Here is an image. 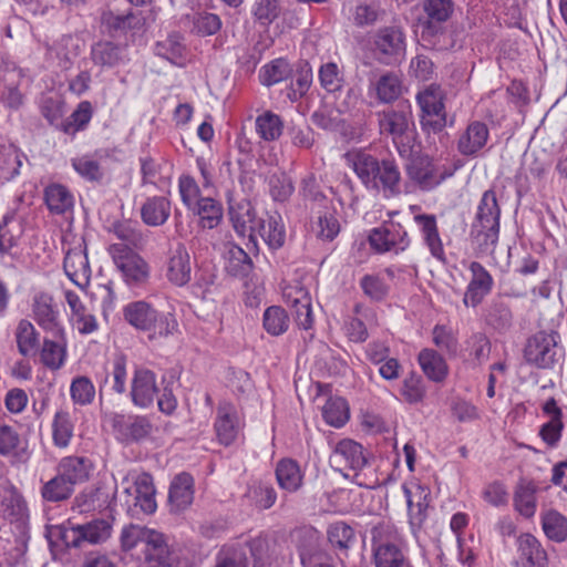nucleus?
Returning a JSON list of instances; mask_svg holds the SVG:
<instances>
[{"instance_id": "nucleus-1", "label": "nucleus", "mask_w": 567, "mask_h": 567, "mask_svg": "<svg viewBox=\"0 0 567 567\" xmlns=\"http://www.w3.org/2000/svg\"><path fill=\"white\" fill-rule=\"evenodd\" d=\"M346 164L353 169L368 188L392 197L401 193V173L393 159L379 161L363 148H353L344 154Z\"/></svg>"}, {"instance_id": "nucleus-2", "label": "nucleus", "mask_w": 567, "mask_h": 567, "mask_svg": "<svg viewBox=\"0 0 567 567\" xmlns=\"http://www.w3.org/2000/svg\"><path fill=\"white\" fill-rule=\"evenodd\" d=\"M121 547L130 551L141 546V553L147 567H179V556L169 544V538L164 533L131 524L121 533Z\"/></svg>"}, {"instance_id": "nucleus-3", "label": "nucleus", "mask_w": 567, "mask_h": 567, "mask_svg": "<svg viewBox=\"0 0 567 567\" xmlns=\"http://www.w3.org/2000/svg\"><path fill=\"white\" fill-rule=\"evenodd\" d=\"M501 207L496 193L487 189L483 193L474 219L470 227V239L476 252L481 256L495 251L499 236Z\"/></svg>"}, {"instance_id": "nucleus-4", "label": "nucleus", "mask_w": 567, "mask_h": 567, "mask_svg": "<svg viewBox=\"0 0 567 567\" xmlns=\"http://www.w3.org/2000/svg\"><path fill=\"white\" fill-rule=\"evenodd\" d=\"M123 318L134 329L146 332L150 340L167 338L178 329V322L174 315L161 312L145 300L125 305Z\"/></svg>"}, {"instance_id": "nucleus-5", "label": "nucleus", "mask_w": 567, "mask_h": 567, "mask_svg": "<svg viewBox=\"0 0 567 567\" xmlns=\"http://www.w3.org/2000/svg\"><path fill=\"white\" fill-rule=\"evenodd\" d=\"M153 477L145 472H128L116 487L115 497L124 502L133 515L153 514L157 508Z\"/></svg>"}, {"instance_id": "nucleus-6", "label": "nucleus", "mask_w": 567, "mask_h": 567, "mask_svg": "<svg viewBox=\"0 0 567 567\" xmlns=\"http://www.w3.org/2000/svg\"><path fill=\"white\" fill-rule=\"evenodd\" d=\"M379 132L391 138L401 157L411 156L415 142V130L409 111L386 109L377 112Z\"/></svg>"}, {"instance_id": "nucleus-7", "label": "nucleus", "mask_w": 567, "mask_h": 567, "mask_svg": "<svg viewBox=\"0 0 567 567\" xmlns=\"http://www.w3.org/2000/svg\"><path fill=\"white\" fill-rule=\"evenodd\" d=\"M564 357L557 331H538L527 339L524 348L526 362L537 369L549 370Z\"/></svg>"}, {"instance_id": "nucleus-8", "label": "nucleus", "mask_w": 567, "mask_h": 567, "mask_svg": "<svg viewBox=\"0 0 567 567\" xmlns=\"http://www.w3.org/2000/svg\"><path fill=\"white\" fill-rule=\"evenodd\" d=\"M405 171L409 178L414 182L422 190H432L452 177L456 166L437 164L426 155H413L408 157Z\"/></svg>"}, {"instance_id": "nucleus-9", "label": "nucleus", "mask_w": 567, "mask_h": 567, "mask_svg": "<svg viewBox=\"0 0 567 567\" xmlns=\"http://www.w3.org/2000/svg\"><path fill=\"white\" fill-rule=\"evenodd\" d=\"M103 417L111 425L115 439L124 444L144 441L153 432V424L145 415L103 412Z\"/></svg>"}, {"instance_id": "nucleus-10", "label": "nucleus", "mask_w": 567, "mask_h": 567, "mask_svg": "<svg viewBox=\"0 0 567 567\" xmlns=\"http://www.w3.org/2000/svg\"><path fill=\"white\" fill-rule=\"evenodd\" d=\"M110 254L128 287H138L145 284L150 276L147 262L124 243L110 246Z\"/></svg>"}, {"instance_id": "nucleus-11", "label": "nucleus", "mask_w": 567, "mask_h": 567, "mask_svg": "<svg viewBox=\"0 0 567 567\" xmlns=\"http://www.w3.org/2000/svg\"><path fill=\"white\" fill-rule=\"evenodd\" d=\"M405 34L399 25L380 28L373 35V54L382 64L400 63L405 56Z\"/></svg>"}, {"instance_id": "nucleus-12", "label": "nucleus", "mask_w": 567, "mask_h": 567, "mask_svg": "<svg viewBox=\"0 0 567 567\" xmlns=\"http://www.w3.org/2000/svg\"><path fill=\"white\" fill-rule=\"evenodd\" d=\"M421 125L424 131L439 133L446 126V112L440 87L429 86L417 94Z\"/></svg>"}, {"instance_id": "nucleus-13", "label": "nucleus", "mask_w": 567, "mask_h": 567, "mask_svg": "<svg viewBox=\"0 0 567 567\" xmlns=\"http://www.w3.org/2000/svg\"><path fill=\"white\" fill-rule=\"evenodd\" d=\"M369 244L379 254L394 252L398 255L409 248L411 240L401 224L389 221L371 229Z\"/></svg>"}, {"instance_id": "nucleus-14", "label": "nucleus", "mask_w": 567, "mask_h": 567, "mask_svg": "<svg viewBox=\"0 0 567 567\" xmlns=\"http://www.w3.org/2000/svg\"><path fill=\"white\" fill-rule=\"evenodd\" d=\"M111 525L105 519H95L86 524L74 525L62 534L68 547L79 548L84 543L100 544L111 536Z\"/></svg>"}, {"instance_id": "nucleus-15", "label": "nucleus", "mask_w": 567, "mask_h": 567, "mask_svg": "<svg viewBox=\"0 0 567 567\" xmlns=\"http://www.w3.org/2000/svg\"><path fill=\"white\" fill-rule=\"evenodd\" d=\"M158 393L156 374L144 367L135 368L130 388L132 403L140 409L151 408Z\"/></svg>"}, {"instance_id": "nucleus-16", "label": "nucleus", "mask_w": 567, "mask_h": 567, "mask_svg": "<svg viewBox=\"0 0 567 567\" xmlns=\"http://www.w3.org/2000/svg\"><path fill=\"white\" fill-rule=\"evenodd\" d=\"M329 462L339 472L353 471L354 476H359V471L368 464L363 446L348 439L341 440L336 445L330 454Z\"/></svg>"}, {"instance_id": "nucleus-17", "label": "nucleus", "mask_w": 567, "mask_h": 567, "mask_svg": "<svg viewBox=\"0 0 567 567\" xmlns=\"http://www.w3.org/2000/svg\"><path fill=\"white\" fill-rule=\"evenodd\" d=\"M372 549L375 567H404L408 563L396 537L384 538L382 528L373 532Z\"/></svg>"}, {"instance_id": "nucleus-18", "label": "nucleus", "mask_w": 567, "mask_h": 567, "mask_svg": "<svg viewBox=\"0 0 567 567\" xmlns=\"http://www.w3.org/2000/svg\"><path fill=\"white\" fill-rule=\"evenodd\" d=\"M471 279L466 286L463 303L465 307L476 308L494 287V279L489 271L478 261H472L468 266Z\"/></svg>"}, {"instance_id": "nucleus-19", "label": "nucleus", "mask_w": 567, "mask_h": 567, "mask_svg": "<svg viewBox=\"0 0 567 567\" xmlns=\"http://www.w3.org/2000/svg\"><path fill=\"white\" fill-rule=\"evenodd\" d=\"M33 318L41 329L50 332L54 338L61 337L63 327L60 321V311L53 297L47 292H39L32 301Z\"/></svg>"}, {"instance_id": "nucleus-20", "label": "nucleus", "mask_w": 567, "mask_h": 567, "mask_svg": "<svg viewBox=\"0 0 567 567\" xmlns=\"http://www.w3.org/2000/svg\"><path fill=\"white\" fill-rule=\"evenodd\" d=\"M489 138V130L486 123L475 120L467 124L460 133L456 147L461 155L475 158L486 146Z\"/></svg>"}, {"instance_id": "nucleus-21", "label": "nucleus", "mask_w": 567, "mask_h": 567, "mask_svg": "<svg viewBox=\"0 0 567 567\" xmlns=\"http://www.w3.org/2000/svg\"><path fill=\"white\" fill-rule=\"evenodd\" d=\"M516 567H548L547 553L532 534L524 533L516 538Z\"/></svg>"}, {"instance_id": "nucleus-22", "label": "nucleus", "mask_w": 567, "mask_h": 567, "mask_svg": "<svg viewBox=\"0 0 567 567\" xmlns=\"http://www.w3.org/2000/svg\"><path fill=\"white\" fill-rule=\"evenodd\" d=\"M423 10L426 20L422 25V38L427 39L442 32V24L451 18L454 3L452 0H424Z\"/></svg>"}, {"instance_id": "nucleus-23", "label": "nucleus", "mask_w": 567, "mask_h": 567, "mask_svg": "<svg viewBox=\"0 0 567 567\" xmlns=\"http://www.w3.org/2000/svg\"><path fill=\"white\" fill-rule=\"evenodd\" d=\"M166 278L177 287L186 286L192 279L190 255L182 243H178L171 250L167 260Z\"/></svg>"}, {"instance_id": "nucleus-24", "label": "nucleus", "mask_w": 567, "mask_h": 567, "mask_svg": "<svg viewBox=\"0 0 567 567\" xmlns=\"http://www.w3.org/2000/svg\"><path fill=\"white\" fill-rule=\"evenodd\" d=\"M63 268L69 279L80 288L89 285L91 278V267L87 254L82 245L70 248L64 257Z\"/></svg>"}, {"instance_id": "nucleus-25", "label": "nucleus", "mask_w": 567, "mask_h": 567, "mask_svg": "<svg viewBox=\"0 0 567 567\" xmlns=\"http://www.w3.org/2000/svg\"><path fill=\"white\" fill-rule=\"evenodd\" d=\"M228 204V214L235 231L243 237L249 233V237L252 238L259 218L251 202L247 198L229 199Z\"/></svg>"}, {"instance_id": "nucleus-26", "label": "nucleus", "mask_w": 567, "mask_h": 567, "mask_svg": "<svg viewBox=\"0 0 567 567\" xmlns=\"http://www.w3.org/2000/svg\"><path fill=\"white\" fill-rule=\"evenodd\" d=\"M265 244L271 250H278L286 243V227L279 213H267L265 217H259L255 228Z\"/></svg>"}, {"instance_id": "nucleus-27", "label": "nucleus", "mask_w": 567, "mask_h": 567, "mask_svg": "<svg viewBox=\"0 0 567 567\" xmlns=\"http://www.w3.org/2000/svg\"><path fill=\"white\" fill-rule=\"evenodd\" d=\"M101 24L109 35L117 37L140 29L142 27V17L133 10H127L123 13L105 10L101 13Z\"/></svg>"}, {"instance_id": "nucleus-28", "label": "nucleus", "mask_w": 567, "mask_h": 567, "mask_svg": "<svg viewBox=\"0 0 567 567\" xmlns=\"http://www.w3.org/2000/svg\"><path fill=\"white\" fill-rule=\"evenodd\" d=\"M194 499V480L188 473H179L172 481L168 492L171 511L179 513L185 511Z\"/></svg>"}, {"instance_id": "nucleus-29", "label": "nucleus", "mask_w": 567, "mask_h": 567, "mask_svg": "<svg viewBox=\"0 0 567 567\" xmlns=\"http://www.w3.org/2000/svg\"><path fill=\"white\" fill-rule=\"evenodd\" d=\"M218 441L225 445H230L238 434L237 412L233 404L221 402L217 408V416L214 424Z\"/></svg>"}, {"instance_id": "nucleus-30", "label": "nucleus", "mask_w": 567, "mask_h": 567, "mask_svg": "<svg viewBox=\"0 0 567 567\" xmlns=\"http://www.w3.org/2000/svg\"><path fill=\"white\" fill-rule=\"evenodd\" d=\"M127 360L126 357L122 353H117L114 355L111 370L106 371L100 378L97 377L99 382V396L102 402L104 388L111 383L110 389L112 392L116 394H124L126 392V381H127V370H126Z\"/></svg>"}, {"instance_id": "nucleus-31", "label": "nucleus", "mask_w": 567, "mask_h": 567, "mask_svg": "<svg viewBox=\"0 0 567 567\" xmlns=\"http://www.w3.org/2000/svg\"><path fill=\"white\" fill-rule=\"evenodd\" d=\"M415 224L420 227L422 238L429 248L432 257L440 261L445 260V251L439 233L435 215L417 214L414 216Z\"/></svg>"}, {"instance_id": "nucleus-32", "label": "nucleus", "mask_w": 567, "mask_h": 567, "mask_svg": "<svg viewBox=\"0 0 567 567\" xmlns=\"http://www.w3.org/2000/svg\"><path fill=\"white\" fill-rule=\"evenodd\" d=\"M1 511L3 517L11 523H24L29 518L27 501L21 492L11 483L3 489Z\"/></svg>"}, {"instance_id": "nucleus-33", "label": "nucleus", "mask_w": 567, "mask_h": 567, "mask_svg": "<svg viewBox=\"0 0 567 567\" xmlns=\"http://www.w3.org/2000/svg\"><path fill=\"white\" fill-rule=\"evenodd\" d=\"M403 492L406 497L409 522L413 534L420 530L427 517V496L429 494L421 486H416L414 491L403 486Z\"/></svg>"}, {"instance_id": "nucleus-34", "label": "nucleus", "mask_w": 567, "mask_h": 567, "mask_svg": "<svg viewBox=\"0 0 567 567\" xmlns=\"http://www.w3.org/2000/svg\"><path fill=\"white\" fill-rule=\"evenodd\" d=\"M24 76L22 69L12 65L7 68L2 76L3 90L0 100L4 107L9 110H19L24 102V96L19 90L20 81Z\"/></svg>"}, {"instance_id": "nucleus-35", "label": "nucleus", "mask_w": 567, "mask_h": 567, "mask_svg": "<svg viewBox=\"0 0 567 567\" xmlns=\"http://www.w3.org/2000/svg\"><path fill=\"white\" fill-rule=\"evenodd\" d=\"M297 549L302 567L323 558L320 548L319 534L315 528L305 527L296 533Z\"/></svg>"}, {"instance_id": "nucleus-36", "label": "nucleus", "mask_w": 567, "mask_h": 567, "mask_svg": "<svg viewBox=\"0 0 567 567\" xmlns=\"http://www.w3.org/2000/svg\"><path fill=\"white\" fill-rule=\"evenodd\" d=\"M91 60L103 69H112L124 62V47L109 40H100L91 47Z\"/></svg>"}, {"instance_id": "nucleus-37", "label": "nucleus", "mask_w": 567, "mask_h": 567, "mask_svg": "<svg viewBox=\"0 0 567 567\" xmlns=\"http://www.w3.org/2000/svg\"><path fill=\"white\" fill-rule=\"evenodd\" d=\"M79 40L72 35H62L58 41L49 48L48 54L52 60L56 61V65L61 70L72 68L75 59L80 54Z\"/></svg>"}, {"instance_id": "nucleus-38", "label": "nucleus", "mask_w": 567, "mask_h": 567, "mask_svg": "<svg viewBox=\"0 0 567 567\" xmlns=\"http://www.w3.org/2000/svg\"><path fill=\"white\" fill-rule=\"evenodd\" d=\"M90 471V461L82 456L63 457L56 466V472L63 476L72 488L84 483L89 478Z\"/></svg>"}, {"instance_id": "nucleus-39", "label": "nucleus", "mask_w": 567, "mask_h": 567, "mask_svg": "<svg viewBox=\"0 0 567 567\" xmlns=\"http://www.w3.org/2000/svg\"><path fill=\"white\" fill-rule=\"evenodd\" d=\"M537 486L527 478H520L516 484L513 504L515 509L524 517L530 518L535 515L537 508Z\"/></svg>"}, {"instance_id": "nucleus-40", "label": "nucleus", "mask_w": 567, "mask_h": 567, "mask_svg": "<svg viewBox=\"0 0 567 567\" xmlns=\"http://www.w3.org/2000/svg\"><path fill=\"white\" fill-rule=\"evenodd\" d=\"M171 215V202L165 196L147 197L141 206V218L147 226L164 225Z\"/></svg>"}, {"instance_id": "nucleus-41", "label": "nucleus", "mask_w": 567, "mask_h": 567, "mask_svg": "<svg viewBox=\"0 0 567 567\" xmlns=\"http://www.w3.org/2000/svg\"><path fill=\"white\" fill-rule=\"evenodd\" d=\"M184 38L178 32L169 33L166 39L157 41L154 47V53L173 65L183 66L185 63Z\"/></svg>"}, {"instance_id": "nucleus-42", "label": "nucleus", "mask_w": 567, "mask_h": 567, "mask_svg": "<svg viewBox=\"0 0 567 567\" xmlns=\"http://www.w3.org/2000/svg\"><path fill=\"white\" fill-rule=\"evenodd\" d=\"M486 324L497 332L507 331L513 324L511 307L502 299H493L485 308Z\"/></svg>"}, {"instance_id": "nucleus-43", "label": "nucleus", "mask_w": 567, "mask_h": 567, "mask_svg": "<svg viewBox=\"0 0 567 567\" xmlns=\"http://www.w3.org/2000/svg\"><path fill=\"white\" fill-rule=\"evenodd\" d=\"M44 200L50 213L63 215L74 206L72 193L62 184H50L44 189Z\"/></svg>"}, {"instance_id": "nucleus-44", "label": "nucleus", "mask_w": 567, "mask_h": 567, "mask_svg": "<svg viewBox=\"0 0 567 567\" xmlns=\"http://www.w3.org/2000/svg\"><path fill=\"white\" fill-rule=\"evenodd\" d=\"M419 364L424 374L434 382H442L449 372L444 358L435 350L425 348L417 355Z\"/></svg>"}, {"instance_id": "nucleus-45", "label": "nucleus", "mask_w": 567, "mask_h": 567, "mask_svg": "<svg viewBox=\"0 0 567 567\" xmlns=\"http://www.w3.org/2000/svg\"><path fill=\"white\" fill-rule=\"evenodd\" d=\"M276 478L281 489L293 493L302 485V474L298 463L291 458H284L277 463Z\"/></svg>"}, {"instance_id": "nucleus-46", "label": "nucleus", "mask_w": 567, "mask_h": 567, "mask_svg": "<svg viewBox=\"0 0 567 567\" xmlns=\"http://www.w3.org/2000/svg\"><path fill=\"white\" fill-rule=\"evenodd\" d=\"M318 80L320 86L329 94L342 92L346 85L343 68L332 61L320 65L318 70Z\"/></svg>"}, {"instance_id": "nucleus-47", "label": "nucleus", "mask_w": 567, "mask_h": 567, "mask_svg": "<svg viewBox=\"0 0 567 567\" xmlns=\"http://www.w3.org/2000/svg\"><path fill=\"white\" fill-rule=\"evenodd\" d=\"M189 210L198 216L199 225L203 228L213 229L217 227L223 219V206L212 197L199 199Z\"/></svg>"}, {"instance_id": "nucleus-48", "label": "nucleus", "mask_w": 567, "mask_h": 567, "mask_svg": "<svg viewBox=\"0 0 567 567\" xmlns=\"http://www.w3.org/2000/svg\"><path fill=\"white\" fill-rule=\"evenodd\" d=\"M254 264L250 256L239 246L233 245L227 251L225 269L228 275L246 278L252 271Z\"/></svg>"}, {"instance_id": "nucleus-49", "label": "nucleus", "mask_w": 567, "mask_h": 567, "mask_svg": "<svg viewBox=\"0 0 567 567\" xmlns=\"http://www.w3.org/2000/svg\"><path fill=\"white\" fill-rule=\"evenodd\" d=\"M74 493V488L56 472L55 476L44 482L40 494L45 503H62L69 499Z\"/></svg>"}, {"instance_id": "nucleus-50", "label": "nucleus", "mask_w": 567, "mask_h": 567, "mask_svg": "<svg viewBox=\"0 0 567 567\" xmlns=\"http://www.w3.org/2000/svg\"><path fill=\"white\" fill-rule=\"evenodd\" d=\"M255 127L261 140L272 142L281 136L284 122L278 114L271 111H265L256 117Z\"/></svg>"}, {"instance_id": "nucleus-51", "label": "nucleus", "mask_w": 567, "mask_h": 567, "mask_svg": "<svg viewBox=\"0 0 567 567\" xmlns=\"http://www.w3.org/2000/svg\"><path fill=\"white\" fill-rule=\"evenodd\" d=\"M17 346L23 357L34 355L39 350V333L25 319L20 320L16 330Z\"/></svg>"}, {"instance_id": "nucleus-52", "label": "nucleus", "mask_w": 567, "mask_h": 567, "mask_svg": "<svg viewBox=\"0 0 567 567\" xmlns=\"http://www.w3.org/2000/svg\"><path fill=\"white\" fill-rule=\"evenodd\" d=\"M542 527L545 535L553 542L563 543L567 539V517L555 509L543 515Z\"/></svg>"}, {"instance_id": "nucleus-53", "label": "nucleus", "mask_w": 567, "mask_h": 567, "mask_svg": "<svg viewBox=\"0 0 567 567\" xmlns=\"http://www.w3.org/2000/svg\"><path fill=\"white\" fill-rule=\"evenodd\" d=\"M322 416L331 426H343L349 420V406L347 401L340 396L329 398L322 406Z\"/></svg>"}, {"instance_id": "nucleus-54", "label": "nucleus", "mask_w": 567, "mask_h": 567, "mask_svg": "<svg viewBox=\"0 0 567 567\" xmlns=\"http://www.w3.org/2000/svg\"><path fill=\"white\" fill-rule=\"evenodd\" d=\"M378 99L383 103H391L399 99L402 93V84L399 76L393 72H386L375 83Z\"/></svg>"}, {"instance_id": "nucleus-55", "label": "nucleus", "mask_w": 567, "mask_h": 567, "mask_svg": "<svg viewBox=\"0 0 567 567\" xmlns=\"http://www.w3.org/2000/svg\"><path fill=\"white\" fill-rule=\"evenodd\" d=\"M21 236V227L16 223L14 214H6L0 223V252L7 254L17 246Z\"/></svg>"}, {"instance_id": "nucleus-56", "label": "nucleus", "mask_w": 567, "mask_h": 567, "mask_svg": "<svg viewBox=\"0 0 567 567\" xmlns=\"http://www.w3.org/2000/svg\"><path fill=\"white\" fill-rule=\"evenodd\" d=\"M262 326L271 336H280L288 330L289 317L279 306L268 307L262 317Z\"/></svg>"}, {"instance_id": "nucleus-57", "label": "nucleus", "mask_w": 567, "mask_h": 567, "mask_svg": "<svg viewBox=\"0 0 567 567\" xmlns=\"http://www.w3.org/2000/svg\"><path fill=\"white\" fill-rule=\"evenodd\" d=\"M65 355V348L59 341L44 338L40 359L47 368L59 370L64 364Z\"/></svg>"}, {"instance_id": "nucleus-58", "label": "nucleus", "mask_w": 567, "mask_h": 567, "mask_svg": "<svg viewBox=\"0 0 567 567\" xmlns=\"http://www.w3.org/2000/svg\"><path fill=\"white\" fill-rule=\"evenodd\" d=\"M25 155L17 148H9L1 158L0 182L2 184L13 181L20 175Z\"/></svg>"}, {"instance_id": "nucleus-59", "label": "nucleus", "mask_w": 567, "mask_h": 567, "mask_svg": "<svg viewBox=\"0 0 567 567\" xmlns=\"http://www.w3.org/2000/svg\"><path fill=\"white\" fill-rule=\"evenodd\" d=\"M53 442L59 447H66L73 436V423L70 413L58 411L52 424Z\"/></svg>"}, {"instance_id": "nucleus-60", "label": "nucleus", "mask_w": 567, "mask_h": 567, "mask_svg": "<svg viewBox=\"0 0 567 567\" xmlns=\"http://www.w3.org/2000/svg\"><path fill=\"white\" fill-rule=\"evenodd\" d=\"M92 118V106L87 101L81 102L76 110L61 123V131L65 134L74 135L76 132L84 130Z\"/></svg>"}, {"instance_id": "nucleus-61", "label": "nucleus", "mask_w": 567, "mask_h": 567, "mask_svg": "<svg viewBox=\"0 0 567 567\" xmlns=\"http://www.w3.org/2000/svg\"><path fill=\"white\" fill-rule=\"evenodd\" d=\"M95 386L87 377L80 375L72 380L70 385V395L75 404H91L95 398Z\"/></svg>"}, {"instance_id": "nucleus-62", "label": "nucleus", "mask_w": 567, "mask_h": 567, "mask_svg": "<svg viewBox=\"0 0 567 567\" xmlns=\"http://www.w3.org/2000/svg\"><path fill=\"white\" fill-rule=\"evenodd\" d=\"M246 496L261 509L270 508L277 499L275 488L267 483L258 482L249 486Z\"/></svg>"}, {"instance_id": "nucleus-63", "label": "nucleus", "mask_w": 567, "mask_h": 567, "mask_svg": "<svg viewBox=\"0 0 567 567\" xmlns=\"http://www.w3.org/2000/svg\"><path fill=\"white\" fill-rule=\"evenodd\" d=\"M290 74L291 68L289 62L285 59H276L264 66L261 83L266 86H271L288 79Z\"/></svg>"}, {"instance_id": "nucleus-64", "label": "nucleus", "mask_w": 567, "mask_h": 567, "mask_svg": "<svg viewBox=\"0 0 567 567\" xmlns=\"http://www.w3.org/2000/svg\"><path fill=\"white\" fill-rule=\"evenodd\" d=\"M313 230L321 240L332 241L340 233V223L334 212L326 210L320 214Z\"/></svg>"}]
</instances>
